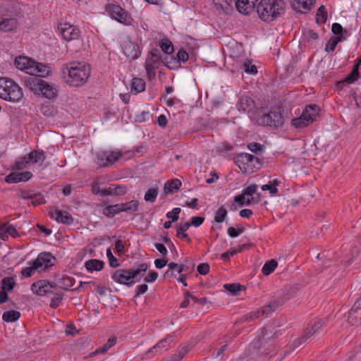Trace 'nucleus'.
<instances>
[{
	"instance_id": "obj_1",
	"label": "nucleus",
	"mask_w": 361,
	"mask_h": 361,
	"mask_svg": "<svg viewBox=\"0 0 361 361\" xmlns=\"http://www.w3.org/2000/svg\"><path fill=\"white\" fill-rule=\"evenodd\" d=\"M66 82L73 87L83 85L90 75V66L80 62H73L63 68Z\"/></svg>"
},
{
	"instance_id": "obj_2",
	"label": "nucleus",
	"mask_w": 361,
	"mask_h": 361,
	"mask_svg": "<svg viewBox=\"0 0 361 361\" xmlns=\"http://www.w3.org/2000/svg\"><path fill=\"white\" fill-rule=\"evenodd\" d=\"M279 331L274 327L269 326L263 328L259 335L257 342L255 344L257 353L259 355H269L272 357L276 355V361L282 359L283 353L276 355L275 351L274 340L278 337Z\"/></svg>"
},
{
	"instance_id": "obj_3",
	"label": "nucleus",
	"mask_w": 361,
	"mask_h": 361,
	"mask_svg": "<svg viewBox=\"0 0 361 361\" xmlns=\"http://www.w3.org/2000/svg\"><path fill=\"white\" fill-rule=\"evenodd\" d=\"M284 8L283 0H262L257 6V12L262 20L271 22L279 17Z\"/></svg>"
},
{
	"instance_id": "obj_4",
	"label": "nucleus",
	"mask_w": 361,
	"mask_h": 361,
	"mask_svg": "<svg viewBox=\"0 0 361 361\" xmlns=\"http://www.w3.org/2000/svg\"><path fill=\"white\" fill-rule=\"evenodd\" d=\"M31 290L34 293L40 296L51 295L50 307L52 308H56L63 298V293L56 284H52L45 280H39L32 283Z\"/></svg>"
},
{
	"instance_id": "obj_5",
	"label": "nucleus",
	"mask_w": 361,
	"mask_h": 361,
	"mask_svg": "<svg viewBox=\"0 0 361 361\" xmlns=\"http://www.w3.org/2000/svg\"><path fill=\"white\" fill-rule=\"evenodd\" d=\"M24 82L30 90L34 92L39 91L48 99H52L56 96V88L48 84L42 78L28 76L25 78Z\"/></svg>"
},
{
	"instance_id": "obj_6",
	"label": "nucleus",
	"mask_w": 361,
	"mask_h": 361,
	"mask_svg": "<svg viewBox=\"0 0 361 361\" xmlns=\"http://www.w3.org/2000/svg\"><path fill=\"white\" fill-rule=\"evenodd\" d=\"M23 97L22 89L12 80L0 78V98L13 102H18Z\"/></svg>"
},
{
	"instance_id": "obj_7",
	"label": "nucleus",
	"mask_w": 361,
	"mask_h": 361,
	"mask_svg": "<svg viewBox=\"0 0 361 361\" xmlns=\"http://www.w3.org/2000/svg\"><path fill=\"white\" fill-rule=\"evenodd\" d=\"M319 109L316 104H310L306 106L302 115L298 118H294L291 123L296 128H302L312 123L319 115Z\"/></svg>"
},
{
	"instance_id": "obj_8",
	"label": "nucleus",
	"mask_w": 361,
	"mask_h": 361,
	"mask_svg": "<svg viewBox=\"0 0 361 361\" xmlns=\"http://www.w3.org/2000/svg\"><path fill=\"white\" fill-rule=\"evenodd\" d=\"M262 123L274 127H280L283 124L284 118L280 107H272L269 112L261 116Z\"/></svg>"
},
{
	"instance_id": "obj_9",
	"label": "nucleus",
	"mask_w": 361,
	"mask_h": 361,
	"mask_svg": "<svg viewBox=\"0 0 361 361\" xmlns=\"http://www.w3.org/2000/svg\"><path fill=\"white\" fill-rule=\"evenodd\" d=\"M143 274L140 275L138 279L134 280L136 277L133 273V269H121L115 271L112 275V279L120 284L130 286L135 282L140 281Z\"/></svg>"
},
{
	"instance_id": "obj_10",
	"label": "nucleus",
	"mask_w": 361,
	"mask_h": 361,
	"mask_svg": "<svg viewBox=\"0 0 361 361\" xmlns=\"http://www.w3.org/2000/svg\"><path fill=\"white\" fill-rule=\"evenodd\" d=\"M253 161H255L258 165H260L259 158L248 153L240 154L236 161L243 173H251L254 171V169H259L256 164H253Z\"/></svg>"
},
{
	"instance_id": "obj_11",
	"label": "nucleus",
	"mask_w": 361,
	"mask_h": 361,
	"mask_svg": "<svg viewBox=\"0 0 361 361\" xmlns=\"http://www.w3.org/2000/svg\"><path fill=\"white\" fill-rule=\"evenodd\" d=\"M58 30L65 40L68 42L75 41L77 43L81 44V41L79 40L80 32L79 29L74 25L68 23H60L58 25Z\"/></svg>"
},
{
	"instance_id": "obj_12",
	"label": "nucleus",
	"mask_w": 361,
	"mask_h": 361,
	"mask_svg": "<svg viewBox=\"0 0 361 361\" xmlns=\"http://www.w3.org/2000/svg\"><path fill=\"white\" fill-rule=\"evenodd\" d=\"M106 10L110 13L111 16L120 23L130 25L131 18L128 13L120 6L114 4H108L106 6Z\"/></svg>"
},
{
	"instance_id": "obj_13",
	"label": "nucleus",
	"mask_w": 361,
	"mask_h": 361,
	"mask_svg": "<svg viewBox=\"0 0 361 361\" xmlns=\"http://www.w3.org/2000/svg\"><path fill=\"white\" fill-rule=\"evenodd\" d=\"M55 260V257L50 252H41L36 259L32 261V264L38 272L47 270L54 264L51 260Z\"/></svg>"
},
{
	"instance_id": "obj_14",
	"label": "nucleus",
	"mask_w": 361,
	"mask_h": 361,
	"mask_svg": "<svg viewBox=\"0 0 361 361\" xmlns=\"http://www.w3.org/2000/svg\"><path fill=\"white\" fill-rule=\"evenodd\" d=\"M3 16L16 18L23 13L22 4L19 2L8 1L1 5Z\"/></svg>"
},
{
	"instance_id": "obj_15",
	"label": "nucleus",
	"mask_w": 361,
	"mask_h": 361,
	"mask_svg": "<svg viewBox=\"0 0 361 361\" xmlns=\"http://www.w3.org/2000/svg\"><path fill=\"white\" fill-rule=\"evenodd\" d=\"M122 48L125 55L130 60L137 59L141 54L140 46L132 41H124L122 44Z\"/></svg>"
},
{
	"instance_id": "obj_16",
	"label": "nucleus",
	"mask_w": 361,
	"mask_h": 361,
	"mask_svg": "<svg viewBox=\"0 0 361 361\" xmlns=\"http://www.w3.org/2000/svg\"><path fill=\"white\" fill-rule=\"evenodd\" d=\"M325 324L326 319L324 318L317 319L310 322L304 331L302 339L304 340L311 338L315 333L318 332Z\"/></svg>"
},
{
	"instance_id": "obj_17",
	"label": "nucleus",
	"mask_w": 361,
	"mask_h": 361,
	"mask_svg": "<svg viewBox=\"0 0 361 361\" xmlns=\"http://www.w3.org/2000/svg\"><path fill=\"white\" fill-rule=\"evenodd\" d=\"M30 66V76L37 77L42 78L46 77L51 72V68L41 63L33 61Z\"/></svg>"
},
{
	"instance_id": "obj_18",
	"label": "nucleus",
	"mask_w": 361,
	"mask_h": 361,
	"mask_svg": "<svg viewBox=\"0 0 361 361\" xmlns=\"http://www.w3.org/2000/svg\"><path fill=\"white\" fill-rule=\"evenodd\" d=\"M348 322L351 325H359L361 324V305L357 300L349 311Z\"/></svg>"
},
{
	"instance_id": "obj_19",
	"label": "nucleus",
	"mask_w": 361,
	"mask_h": 361,
	"mask_svg": "<svg viewBox=\"0 0 361 361\" xmlns=\"http://www.w3.org/2000/svg\"><path fill=\"white\" fill-rule=\"evenodd\" d=\"M32 176L30 171L13 172L6 176L5 180L9 183H17L19 182H25L30 180Z\"/></svg>"
},
{
	"instance_id": "obj_20",
	"label": "nucleus",
	"mask_w": 361,
	"mask_h": 361,
	"mask_svg": "<svg viewBox=\"0 0 361 361\" xmlns=\"http://www.w3.org/2000/svg\"><path fill=\"white\" fill-rule=\"evenodd\" d=\"M172 336H169L166 338L159 341L156 345L151 348L147 353H161L171 348Z\"/></svg>"
},
{
	"instance_id": "obj_21",
	"label": "nucleus",
	"mask_w": 361,
	"mask_h": 361,
	"mask_svg": "<svg viewBox=\"0 0 361 361\" xmlns=\"http://www.w3.org/2000/svg\"><path fill=\"white\" fill-rule=\"evenodd\" d=\"M237 10L242 14H249L255 8L257 0H234Z\"/></svg>"
},
{
	"instance_id": "obj_22",
	"label": "nucleus",
	"mask_w": 361,
	"mask_h": 361,
	"mask_svg": "<svg viewBox=\"0 0 361 361\" xmlns=\"http://www.w3.org/2000/svg\"><path fill=\"white\" fill-rule=\"evenodd\" d=\"M18 26V22L16 18L4 16L0 20V30L3 32H11Z\"/></svg>"
},
{
	"instance_id": "obj_23",
	"label": "nucleus",
	"mask_w": 361,
	"mask_h": 361,
	"mask_svg": "<svg viewBox=\"0 0 361 361\" xmlns=\"http://www.w3.org/2000/svg\"><path fill=\"white\" fill-rule=\"evenodd\" d=\"M237 106L239 111L250 112L255 108V102L248 95H241L239 97Z\"/></svg>"
},
{
	"instance_id": "obj_24",
	"label": "nucleus",
	"mask_w": 361,
	"mask_h": 361,
	"mask_svg": "<svg viewBox=\"0 0 361 361\" xmlns=\"http://www.w3.org/2000/svg\"><path fill=\"white\" fill-rule=\"evenodd\" d=\"M51 217L55 219L59 223H62L66 225H70L73 223V219L71 215L67 212H62L61 210H55L51 212Z\"/></svg>"
},
{
	"instance_id": "obj_25",
	"label": "nucleus",
	"mask_w": 361,
	"mask_h": 361,
	"mask_svg": "<svg viewBox=\"0 0 361 361\" xmlns=\"http://www.w3.org/2000/svg\"><path fill=\"white\" fill-rule=\"evenodd\" d=\"M33 60H30L27 57L19 56L15 60V66L18 69L25 71L26 73L29 74L30 66H32L31 63H33Z\"/></svg>"
},
{
	"instance_id": "obj_26",
	"label": "nucleus",
	"mask_w": 361,
	"mask_h": 361,
	"mask_svg": "<svg viewBox=\"0 0 361 361\" xmlns=\"http://www.w3.org/2000/svg\"><path fill=\"white\" fill-rule=\"evenodd\" d=\"M101 193L103 196L111 195H123L126 193V188L119 185H111L107 189L102 190Z\"/></svg>"
},
{
	"instance_id": "obj_27",
	"label": "nucleus",
	"mask_w": 361,
	"mask_h": 361,
	"mask_svg": "<svg viewBox=\"0 0 361 361\" xmlns=\"http://www.w3.org/2000/svg\"><path fill=\"white\" fill-rule=\"evenodd\" d=\"M316 0H293L292 6L295 10L310 11L312 6L315 4Z\"/></svg>"
},
{
	"instance_id": "obj_28",
	"label": "nucleus",
	"mask_w": 361,
	"mask_h": 361,
	"mask_svg": "<svg viewBox=\"0 0 361 361\" xmlns=\"http://www.w3.org/2000/svg\"><path fill=\"white\" fill-rule=\"evenodd\" d=\"M27 155L28 161H30L31 164H42L46 159L45 153L42 150H33Z\"/></svg>"
},
{
	"instance_id": "obj_29",
	"label": "nucleus",
	"mask_w": 361,
	"mask_h": 361,
	"mask_svg": "<svg viewBox=\"0 0 361 361\" xmlns=\"http://www.w3.org/2000/svg\"><path fill=\"white\" fill-rule=\"evenodd\" d=\"M56 281L57 288L60 287L65 290H69L70 288L74 285L75 279L70 276H63L61 278H57Z\"/></svg>"
},
{
	"instance_id": "obj_30",
	"label": "nucleus",
	"mask_w": 361,
	"mask_h": 361,
	"mask_svg": "<svg viewBox=\"0 0 361 361\" xmlns=\"http://www.w3.org/2000/svg\"><path fill=\"white\" fill-rule=\"evenodd\" d=\"M282 305L283 301L280 300H274L262 307V314H264V317H267Z\"/></svg>"
},
{
	"instance_id": "obj_31",
	"label": "nucleus",
	"mask_w": 361,
	"mask_h": 361,
	"mask_svg": "<svg viewBox=\"0 0 361 361\" xmlns=\"http://www.w3.org/2000/svg\"><path fill=\"white\" fill-rule=\"evenodd\" d=\"M85 266L88 271H100L103 269L104 262L99 259H92L86 261Z\"/></svg>"
},
{
	"instance_id": "obj_32",
	"label": "nucleus",
	"mask_w": 361,
	"mask_h": 361,
	"mask_svg": "<svg viewBox=\"0 0 361 361\" xmlns=\"http://www.w3.org/2000/svg\"><path fill=\"white\" fill-rule=\"evenodd\" d=\"M139 204L137 200H133L126 203H121L120 205L122 212L133 213L137 210Z\"/></svg>"
},
{
	"instance_id": "obj_33",
	"label": "nucleus",
	"mask_w": 361,
	"mask_h": 361,
	"mask_svg": "<svg viewBox=\"0 0 361 361\" xmlns=\"http://www.w3.org/2000/svg\"><path fill=\"white\" fill-rule=\"evenodd\" d=\"M181 185V182L178 179H173L167 181L164 185V191L166 193H173L178 191Z\"/></svg>"
},
{
	"instance_id": "obj_34",
	"label": "nucleus",
	"mask_w": 361,
	"mask_h": 361,
	"mask_svg": "<svg viewBox=\"0 0 361 361\" xmlns=\"http://www.w3.org/2000/svg\"><path fill=\"white\" fill-rule=\"evenodd\" d=\"M145 90V82L140 78H134L131 82V91L135 93L142 92Z\"/></svg>"
},
{
	"instance_id": "obj_35",
	"label": "nucleus",
	"mask_w": 361,
	"mask_h": 361,
	"mask_svg": "<svg viewBox=\"0 0 361 361\" xmlns=\"http://www.w3.org/2000/svg\"><path fill=\"white\" fill-rule=\"evenodd\" d=\"M120 204L109 205L103 209L102 214L109 218L114 216L116 214L121 212Z\"/></svg>"
},
{
	"instance_id": "obj_36",
	"label": "nucleus",
	"mask_w": 361,
	"mask_h": 361,
	"mask_svg": "<svg viewBox=\"0 0 361 361\" xmlns=\"http://www.w3.org/2000/svg\"><path fill=\"white\" fill-rule=\"evenodd\" d=\"M163 58L160 55V51L158 49H152L149 52V56L147 59L146 62L157 65L162 61Z\"/></svg>"
},
{
	"instance_id": "obj_37",
	"label": "nucleus",
	"mask_w": 361,
	"mask_h": 361,
	"mask_svg": "<svg viewBox=\"0 0 361 361\" xmlns=\"http://www.w3.org/2000/svg\"><path fill=\"white\" fill-rule=\"evenodd\" d=\"M20 317L18 311L10 310L4 312L2 315V319L6 322H13L18 320Z\"/></svg>"
},
{
	"instance_id": "obj_38",
	"label": "nucleus",
	"mask_w": 361,
	"mask_h": 361,
	"mask_svg": "<svg viewBox=\"0 0 361 361\" xmlns=\"http://www.w3.org/2000/svg\"><path fill=\"white\" fill-rule=\"evenodd\" d=\"M162 62L171 70H176L180 66L179 61L173 56H165Z\"/></svg>"
},
{
	"instance_id": "obj_39",
	"label": "nucleus",
	"mask_w": 361,
	"mask_h": 361,
	"mask_svg": "<svg viewBox=\"0 0 361 361\" xmlns=\"http://www.w3.org/2000/svg\"><path fill=\"white\" fill-rule=\"evenodd\" d=\"M359 78V63L355 64L353 66L352 71L346 75L343 82L351 84L356 81Z\"/></svg>"
},
{
	"instance_id": "obj_40",
	"label": "nucleus",
	"mask_w": 361,
	"mask_h": 361,
	"mask_svg": "<svg viewBox=\"0 0 361 361\" xmlns=\"http://www.w3.org/2000/svg\"><path fill=\"white\" fill-rule=\"evenodd\" d=\"M277 262L275 259L267 261L262 269V272L264 275L267 276L274 271L277 267Z\"/></svg>"
},
{
	"instance_id": "obj_41",
	"label": "nucleus",
	"mask_w": 361,
	"mask_h": 361,
	"mask_svg": "<svg viewBox=\"0 0 361 361\" xmlns=\"http://www.w3.org/2000/svg\"><path fill=\"white\" fill-rule=\"evenodd\" d=\"M16 284L13 277H5L1 280V290L11 291Z\"/></svg>"
},
{
	"instance_id": "obj_42",
	"label": "nucleus",
	"mask_w": 361,
	"mask_h": 361,
	"mask_svg": "<svg viewBox=\"0 0 361 361\" xmlns=\"http://www.w3.org/2000/svg\"><path fill=\"white\" fill-rule=\"evenodd\" d=\"M30 164V161H28L27 155L19 157L16 161L12 167L14 170H21L24 169L27 167V165Z\"/></svg>"
},
{
	"instance_id": "obj_43",
	"label": "nucleus",
	"mask_w": 361,
	"mask_h": 361,
	"mask_svg": "<svg viewBox=\"0 0 361 361\" xmlns=\"http://www.w3.org/2000/svg\"><path fill=\"white\" fill-rule=\"evenodd\" d=\"M224 287L233 295H237L244 289V287L240 283H226Z\"/></svg>"
},
{
	"instance_id": "obj_44",
	"label": "nucleus",
	"mask_w": 361,
	"mask_h": 361,
	"mask_svg": "<svg viewBox=\"0 0 361 361\" xmlns=\"http://www.w3.org/2000/svg\"><path fill=\"white\" fill-rule=\"evenodd\" d=\"M184 226H185V223H180V224H178V226L177 227V231H177L176 232V236L178 238H185V239H186V240L188 242H190L191 239L189 238L188 234L185 233V231H188V229L190 227H186L185 228H183Z\"/></svg>"
},
{
	"instance_id": "obj_45",
	"label": "nucleus",
	"mask_w": 361,
	"mask_h": 361,
	"mask_svg": "<svg viewBox=\"0 0 361 361\" xmlns=\"http://www.w3.org/2000/svg\"><path fill=\"white\" fill-rule=\"evenodd\" d=\"M159 45L161 50L166 54H170L173 52V46L170 40L167 39H162Z\"/></svg>"
},
{
	"instance_id": "obj_46",
	"label": "nucleus",
	"mask_w": 361,
	"mask_h": 361,
	"mask_svg": "<svg viewBox=\"0 0 361 361\" xmlns=\"http://www.w3.org/2000/svg\"><path fill=\"white\" fill-rule=\"evenodd\" d=\"M158 195L157 188H151L145 195V200L146 202H154Z\"/></svg>"
},
{
	"instance_id": "obj_47",
	"label": "nucleus",
	"mask_w": 361,
	"mask_h": 361,
	"mask_svg": "<svg viewBox=\"0 0 361 361\" xmlns=\"http://www.w3.org/2000/svg\"><path fill=\"white\" fill-rule=\"evenodd\" d=\"M116 341V338H110L107 341L106 343H104L102 346L99 347L98 349L96 350L95 353H104L106 352L109 349H110L113 345H115Z\"/></svg>"
},
{
	"instance_id": "obj_48",
	"label": "nucleus",
	"mask_w": 361,
	"mask_h": 361,
	"mask_svg": "<svg viewBox=\"0 0 361 361\" xmlns=\"http://www.w3.org/2000/svg\"><path fill=\"white\" fill-rule=\"evenodd\" d=\"M106 161L107 162V166L109 164H114L115 161H116L121 157V154L118 152H110L106 151Z\"/></svg>"
},
{
	"instance_id": "obj_49",
	"label": "nucleus",
	"mask_w": 361,
	"mask_h": 361,
	"mask_svg": "<svg viewBox=\"0 0 361 361\" xmlns=\"http://www.w3.org/2000/svg\"><path fill=\"white\" fill-rule=\"evenodd\" d=\"M227 215V210L226 208H224V207H221L220 208H219L216 213H215V216H214V219H215V221L217 222V223H221L224 221V220L225 219V217Z\"/></svg>"
},
{
	"instance_id": "obj_50",
	"label": "nucleus",
	"mask_w": 361,
	"mask_h": 361,
	"mask_svg": "<svg viewBox=\"0 0 361 361\" xmlns=\"http://www.w3.org/2000/svg\"><path fill=\"white\" fill-rule=\"evenodd\" d=\"M320 18L322 23H325L327 19V11L324 6H321L317 12L316 21L317 23H319Z\"/></svg>"
},
{
	"instance_id": "obj_51",
	"label": "nucleus",
	"mask_w": 361,
	"mask_h": 361,
	"mask_svg": "<svg viewBox=\"0 0 361 361\" xmlns=\"http://www.w3.org/2000/svg\"><path fill=\"white\" fill-rule=\"evenodd\" d=\"M204 217L194 216L191 219L190 221L185 222V226H184L183 228H185L186 227H190L191 226L198 227L204 222Z\"/></svg>"
},
{
	"instance_id": "obj_52",
	"label": "nucleus",
	"mask_w": 361,
	"mask_h": 361,
	"mask_svg": "<svg viewBox=\"0 0 361 361\" xmlns=\"http://www.w3.org/2000/svg\"><path fill=\"white\" fill-rule=\"evenodd\" d=\"M244 71L247 73L255 75L257 73V67L255 65H252L250 61H246L243 63Z\"/></svg>"
},
{
	"instance_id": "obj_53",
	"label": "nucleus",
	"mask_w": 361,
	"mask_h": 361,
	"mask_svg": "<svg viewBox=\"0 0 361 361\" xmlns=\"http://www.w3.org/2000/svg\"><path fill=\"white\" fill-rule=\"evenodd\" d=\"M106 256L109 259V265L111 267L116 268L119 266V264L117 263V259L114 256L110 248L107 249L106 250Z\"/></svg>"
},
{
	"instance_id": "obj_54",
	"label": "nucleus",
	"mask_w": 361,
	"mask_h": 361,
	"mask_svg": "<svg viewBox=\"0 0 361 361\" xmlns=\"http://www.w3.org/2000/svg\"><path fill=\"white\" fill-rule=\"evenodd\" d=\"M248 149L255 154H258L262 152L264 147V145L257 142H251L247 145Z\"/></svg>"
},
{
	"instance_id": "obj_55",
	"label": "nucleus",
	"mask_w": 361,
	"mask_h": 361,
	"mask_svg": "<svg viewBox=\"0 0 361 361\" xmlns=\"http://www.w3.org/2000/svg\"><path fill=\"white\" fill-rule=\"evenodd\" d=\"M339 40V38L336 37L327 42L325 47V51L327 52L334 51Z\"/></svg>"
},
{
	"instance_id": "obj_56",
	"label": "nucleus",
	"mask_w": 361,
	"mask_h": 361,
	"mask_svg": "<svg viewBox=\"0 0 361 361\" xmlns=\"http://www.w3.org/2000/svg\"><path fill=\"white\" fill-rule=\"evenodd\" d=\"M106 151L99 152L97 154V164L100 166H107V162L106 161Z\"/></svg>"
},
{
	"instance_id": "obj_57",
	"label": "nucleus",
	"mask_w": 361,
	"mask_h": 361,
	"mask_svg": "<svg viewBox=\"0 0 361 361\" xmlns=\"http://www.w3.org/2000/svg\"><path fill=\"white\" fill-rule=\"evenodd\" d=\"M257 186L255 184L250 185L243 190V195L254 197L253 195L257 194Z\"/></svg>"
},
{
	"instance_id": "obj_58",
	"label": "nucleus",
	"mask_w": 361,
	"mask_h": 361,
	"mask_svg": "<svg viewBox=\"0 0 361 361\" xmlns=\"http://www.w3.org/2000/svg\"><path fill=\"white\" fill-rule=\"evenodd\" d=\"M241 250V249H233L232 250H228L226 252H224L221 255V259L225 262H227L230 259L231 256L237 254Z\"/></svg>"
},
{
	"instance_id": "obj_59",
	"label": "nucleus",
	"mask_w": 361,
	"mask_h": 361,
	"mask_svg": "<svg viewBox=\"0 0 361 361\" xmlns=\"http://www.w3.org/2000/svg\"><path fill=\"white\" fill-rule=\"evenodd\" d=\"M180 208H173L171 212H169L166 214V217L171 219L172 221H176L178 219V214L180 212Z\"/></svg>"
},
{
	"instance_id": "obj_60",
	"label": "nucleus",
	"mask_w": 361,
	"mask_h": 361,
	"mask_svg": "<svg viewBox=\"0 0 361 361\" xmlns=\"http://www.w3.org/2000/svg\"><path fill=\"white\" fill-rule=\"evenodd\" d=\"M155 66H157V65H154L147 62L145 63V70L147 75L149 79H152L155 76V72L154 71V68Z\"/></svg>"
},
{
	"instance_id": "obj_61",
	"label": "nucleus",
	"mask_w": 361,
	"mask_h": 361,
	"mask_svg": "<svg viewBox=\"0 0 361 361\" xmlns=\"http://www.w3.org/2000/svg\"><path fill=\"white\" fill-rule=\"evenodd\" d=\"M148 269V265L146 263H142L138 265L137 268L133 269V273L137 277L142 272H146Z\"/></svg>"
},
{
	"instance_id": "obj_62",
	"label": "nucleus",
	"mask_w": 361,
	"mask_h": 361,
	"mask_svg": "<svg viewBox=\"0 0 361 361\" xmlns=\"http://www.w3.org/2000/svg\"><path fill=\"white\" fill-rule=\"evenodd\" d=\"M227 345H224L220 348H219L216 352H214L212 356L218 360H222L224 357V353L226 350Z\"/></svg>"
},
{
	"instance_id": "obj_63",
	"label": "nucleus",
	"mask_w": 361,
	"mask_h": 361,
	"mask_svg": "<svg viewBox=\"0 0 361 361\" xmlns=\"http://www.w3.org/2000/svg\"><path fill=\"white\" fill-rule=\"evenodd\" d=\"M37 271L33 264L31 267H25L22 269L21 273L24 277H30Z\"/></svg>"
},
{
	"instance_id": "obj_64",
	"label": "nucleus",
	"mask_w": 361,
	"mask_h": 361,
	"mask_svg": "<svg viewBox=\"0 0 361 361\" xmlns=\"http://www.w3.org/2000/svg\"><path fill=\"white\" fill-rule=\"evenodd\" d=\"M197 270L199 274L205 275L209 271V265L207 263L200 264L197 267Z\"/></svg>"
}]
</instances>
